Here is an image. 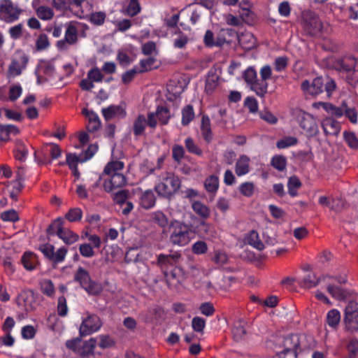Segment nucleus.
<instances>
[{"label": "nucleus", "mask_w": 358, "mask_h": 358, "mask_svg": "<svg viewBox=\"0 0 358 358\" xmlns=\"http://www.w3.org/2000/svg\"><path fill=\"white\" fill-rule=\"evenodd\" d=\"M124 166V163L120 161L108 162L106 165L101 176L93 175L94 183L92 185V187H96L101 179L103 180V188L107 192H110L116 188L124 186L127 183V180L124 174L121 173Z\"/></svg>", "instance_id": "1"}, {"label": "nucleus", "mask_w": 358, "mask_h": 358, "mask_svg": "<svg viewBox=\"0 0 358 358\" xmlns=\"http://www.w3.org/2000/svg\"><path fill=\"white\" fill-rule=\"evenodd\" d=\"M315 346V341L312 336L304 334H290L276 341L275 348L286 353L294 352L296 357L303 351L308 350Z\"/></svg>", "instance_id": "2"}, {"label": "nucleus", "mask_w": 358, "mask_h": 358, "mask_svg": "<svg viewBox=\"0 0 358 358\" xmlns=\"http://www.w3.org/2000/svg\"><path fill=\"white\" fill-rule=\"evenodd\" d=\"M169 241L175 245L185 246L193 238V231L184 222L173 220L169 224Z\"/></svg>", "instance_id": "3"}, {"label": "nucleus", "mask_w": 358, "mask_h": 358, "mask_svg": "<svg viewBox=\"0 0 358 358\" xmlns=\"http://www.w3.org/2000/svg\"><path fill=\"white\" fill-rule=\"evenodd\" d=\"M180 187L179 178L171 173H166L160 177V182L155 185V190L159 196L169 198Z\"/></svg>", "instance_id": "4"}, {"label": "nucleus", "mask_w": 358, "mask_h": 358, "mask_svg": "<svg viewBox=\"0 0 358 358\" xmlns=\"http://www.w3.org/2000/svg\"><path fill=\"white\" fill-rule=\"evenodd\" d=\"M74 280L78 282L89 294L97 295L102 291L101 285L93 281L89 271L82 266H79L75 272Z\"/></svg>", "instance_id": "5"}, {"label": "nucleus", "mask_w": 358, "mask_h": 358, "mask_svg": "<svg viewBox=\"0 0 358 358\" xmlns=\"http://www.w3.org/2000/svg\"><path fill=\"white\" fill-rule=\"evenodd\" d=\"M36 73L38 83L48 82L51 85H55L57 80H61L55 71L54 64L50 61H40L37 66Z\"/></svg>", "instance_id": "6"}, {"label": "nucleus", "mask_w": 358, "mask_h": 358, "mask_svg": "<svg viewBox=\"0 0 358 358\" xmlns=\"http://www.w3.org/2000/svg\"><path fill=\"white\" fill-rule=\"evenodd\" d=\"M28 61V56L24 52H16L8 65L7 78L10 79L20 76L27 68Z\"/></svg>", "instance_id": "7"}, {"label": "nucleus", "mask_w": 358, "mask_h": 358, "mask_svg": "<svg viewBox=\"0 0 358 358\" xmlns=\"http://www.w3.org/2000/svg\"><path fill=\"white\" fill-rule=\"evenodd\" d=\"M22 10L11 0H0V20L12 23L17 21Z\"/></svg>", "instance_id": "8"}, {"label": "nucleus", "mask_w": 358, "mask_h": 358, "mask_svg": "<svg viewBox=\"0 0 358 358\" xmlns=\"http://www.w3.org/2000/svg\"><path fill=\"white\" fill-rule=\"evenodd\" d=\"M102 326L100 318L95 314L86 313L82 316V322L79 327L81 336H86L98 331Z\"/></svg>", "instance_id": "9"}, {"label": "nucleus", "mask_w": 358, "mask_h": 358, "mask_svg": "<svg viewBox=\"0 0 358 358\" xmlns=\"http://www.w3.org/2000/svg\"><path fill=\"white\" fill-rule=\"evenodd\" d=\"M343 322L348 330L358 331V303L350 300L344 309Z\"/></svg>", "instance_id": "10"}, {"label": "nucleus", "mask_w": 358, "mask_h": 358, "mask_svg": "<svg viewBox=\"0 0 358 358\" xmlns=\"http://www.w3.org/2000/svg\"><path fill=\"white\" fill-rule=\"evenodd\" d=\"M300 127L308 137H313L319 134V127L314 116L308 113L300 111L298 115Z\"/></svg>", "instance_id": "11"}, {"label": "nucleus", "mask_w": 358, "mask_h": 358, "mask_svg": "<svg viewBox=\"0 0 358 358\" xmlns=\"http://www.w3.org/2000/svg\"><path fill=\"white\" fill-rule=\"evenodd\" d=\"M63 223L64 220L61 217L56 219L52 223V227L57 236L66 244L71 245L76 243L79 236L71 229L63 227Z\"/></svg>", "instance_id": "12"}, {"label": "nucleus", "mask_w": 358, "mask_h": 358, "mask_svg": "<svg viewBox=\"0 0 358 358\" xmlns=\"http://www.w3.org/2000/svg\"><path fill=\"white\" fill-rule=\"evenodd\" d=\"M303 93L307 95L316 96L323 91L322 78L317 77L311 80H304L301 85Z\"/></svg>", "instance_id": "13"}, {"label": "nucleus", "mask_w": 358, "mask_h": 358, "mask_svg": "<svg viewBox=\"0 0 358 358\" xmlns=\"http://www.w3.org/2000/svg\"><path fill=\"white\" fill-rule=\"evenodd\" d=\"M70 6L75 10V15L80 18H86L92 11V2L90 0H72Z\"/></svg>", "instance_id": "14"}, {"label": "nucleus", "mask_w": 358, "mask_h": 358, "mask_svg": "<svg viewBox=\"0 0 358 358\" xmlns=\"http://www.w3.org/2000/svg\"><path fill=\"white\" fill-rule=\"evenodd\" d=\"M303 29L308 34L318 36L320 35L322 24L321 20L316 15H310L305 18Z\"/></svg>", "instance_id": "15"}, {"label": "nucleus", "mask_w": 358, "mask_h": 358, "mask_svg": "<svg viewBox=\"0 0 358 358\" xmlns=\"http://www.w3.org/2000/svg\"><path fill=\"white\" fill-rule=\"evenodd\" d=\"M344 105H345V103H343L340 108L328 102L318 101L313 103V107L316 109L322 108L328 114L338 118L342 117L344 113Z\"/></svg>", "instance_id": "16"}, {"label": "nucleus", "mask_w": 358, "mask_h": 358, "mask_svg": "<svg viewBox=\"0 0 358 358\" xmlns=\"http://www.w3.org/2000/svg\"><path fill=\"white\" fill-rule=\"evenodd\" d=\"M102 115L106 120L114 118H124L126 115L125 108L120 105H112L102 108Z\"/></svg>", "instance_id": "17"}, {"label": "nucleus", "mask_w": 358, "mask_h": 358, "mask_svg": "<svg viewBox=\"0 0 358 358\" xmlns=\"http://www.w3.org/2000/svg\"><path fill=\"white\" fill-rule=\"evenodd\" d=\"M356 64L357 60L354 57L345 56L336 60L334 67L340 71L350 73L355 69Z\"/></svg>", "instance_id": "18"}, {"label": "nucleus", "mask_w": 358, "mask_h": 358, "mask_svg": "<svg viewBox=\"0 0 358 358\" xmlns=\"http://www.w3.org/2000/svg\"><path fill=\"white\" fill-rule=\"evenodd\" d=\"M322 127L326 135H338L341 131V125L333 117H326L322 121Z\"/></svg>", "instance_id": "19"}, {"label": "nucleus", "mask_w": 358, "mask_h": 358, "mask_svg": "<svg viewBox=\"0 0 358 358\" xmlns=\"http://www.w3.org/2000/svg\"><path fill=\"white\" fill-rule=\"evenodd\" d=\"M249 327L248 324L245 321L242 320L236 321L232 329L234 338L236 341L244 339L249 331Z\"/></svg>", "instance_id": "20"}, {"label": "nucleus", "mask_w": 358, "mask_h": 358, "mask_svg": "<svg viewBox=\"0 0 358 358\" xmlns=\"http://www.w3.org/2000/svg\"><path fill=\"white\" fill-rule=\"evenodd\" d=\"M250 158L245 155H241L237 159L235 165V173L238 176L248 174L250 171Z\"/></svg>", "instance_id": "21"}, {"label": "nucleus", "mask_w": 358, "mask_h": 358, "mask_svg": "<svg viewBox=\"0 0 358 358\" xmlns=\"http://www.w3.org/2000/svg\"><path fill=\"white\" fill-rule=\"evenodd\" d=\"M21 263L23 267L29 271L36 268L38 264L37 256L32 252H25L21 257Z\"/></svg>", "instance_id": "22"}, {"label": "nucleus", "mask_w": 358, "mask_h": 358, "mask_svg": "<svg viewBox=\"0 0 358 358\" xmlns=\"http://www.w3.org/2000/svg\"><path fill=\"white\" fill-rule=\"evenodd\" d=\"M83 114L88 120L87 129L91 132L98 130L101 127V121L98 115L92 110L84 109Z\"/></svg>", "instance_id": "23"}, {"label": "nucleus", "mask_w": 358, "mask_h": 358, "mask_svg": "<svg viewBox=\"0 0 358 358\" xmlns=\"http://www.w3.org/2000/svg\"><path fill=\"white\" fill-rule=\"evenodd\" d=\"M238 38L240 45L245 50H252L256 47V39L254 35L249 31L241 33Z\"/></svg>", "instance_id": "24"}, {"label": "nucleus", "mask_w": 358, "mask_h": 358, "mask_svg": "<svg viewBox=\"0 0 358 358\" xmlns=\"http://www.w3.org/2000/svg\"><path fill=\"white\" fill-rule=\"evenodd\" d=\"M191 206L193 211L201 218L207 219L210 217V208L201 201H192Z\"/></svg>", "instance_id": "25"}, {"label": "nucleus", "mask_w": 358, "mask_h": 358, "mask_svg": "<svg viewBox=\"0 0 358 358\" xmlns=\"http://www.w3.org/2000/svg\"><path fill=\"white\" fill-rule=\"evenodd\" d=\"M203 185L208 193L215 195L220 187L218 176L215 175L209 176L205 179Z\"/></svg>", "instance_id": "26"}, {"label": "nucleus", "mask_w": 358, "mask_h": 358, "mask_svg": "<svg viewBox=\"0 0 358 358\" xmlns=\"http://www.w3.org/2000/svg\"><path fill=\"white\" fill-rule=\"evenodd\" d=\"M19 133V129L13 124H0V139L7 141L11 136Z\"/></svg>", "instance_id": "27"}, {"label": "nucleus", "mask_w": 358, "mask_h": 358, "mask_svg": "<svg viewBox=\"0 0 358 358\" xmlns=\"http://www.w3.org/2000/svg\"><path fill=\"white\" fill-rule=\"evenodd\" d=\"M155 196L152 190L145 191L140 198V204L145 209L152 208L155 204Z\"/></svg>", "instance_id": "28"}, {"label": "nucleus", "mask_w": 358, "mask_h": 358, "mask_svg": "<svg viewBox=\"0 0 358 358\" xmlns=\"http://www.w3.org/2000/svg\"><path fill=\"white\" fill-rule=\"evenodd\" d=\"M201 130L203 138L210 142L213 138V133L210 127V120L207 115H203L201 118Z\"/></svg>", "instance_id": "29"}, {"label": "nucleus", "mask_w": 358, "mask_h": 358, "mask_svg": "<svg viewBox=\"0 0 358 358\" xmlns=\"http://www.w3.org/2000/svg\"><path fill=\"white\" fill-rule=\"evenodd\" d=\"M64 38L69 45H74L78 41V29L75 24L69 23L66 24Z\"/></svg>", "instance_id": "30"}, {"label": "nucleus", "mask_w": 358, "mask_h": 358, "mask_svg": "<svg viewBox=\"0 0 358 358\" xmlns=\"http://www.w3.org/2000/svg\"><path fill=\"white\" fill-rule=\"evenodd\" d=\"M147 125V118L144 115H139L134 122L133 129L136 136H141Z\"/></svg>", "instance_id": "31"}, {"label": "nucleus", "mask_w": 358, "mask_h": 358, "mask_svg": "<svg viewBox=\"0 0 358 358\" xmlns=\"http://www.w3.org/2000/svg\"><path fill=\"white\" fill-rule=\"evenodd\" d=\"M182 120L181 124L183 126L188 125L194 118L195 114L193 106L187 105L182 108Z\"/></svg>", "instance_id": "32"}, {"label": "nucleus", "mask_w": 358, "mask_h": 358, "mask_svg": "<svg viewBox=\"0 0 358 358\" xmlns=\"http://www.w3.org/2000/svg\"><path fill=\"white\" fill-rule=\"evenodd\" d=\"M167 98L170 100L176 99L183 92V88L181 85H178L175 81H170L167 85Z\"/></svg>", "instance_id": "33"}, {"label": "nucleus", "mask_w": 358, "mask_h": 358, "mask_svg": "<svg viewBox=\"0 0 358 358\" xmlns=\"http://www.w3.org/2000/svg\"><path fill=\"white\" fill-rule=\"evenodd\" d=\"M150 218L154 223L164 229L163 232L164 233V229L169 224V220L166 215L161 211H155L151 214Z\"/></svg>", "instance_id": "34"}, {"label": "nucleus", "mask_w": 358, "mask_h": 358, "mask_svg": "<svg viewBox=\"0 0 358 358\" xmlns=\"http://www.w3.org/2000/svg\"><path fill=\"white\" fill-rule=\"evenodd\" d=\"M246 241L248 244L259 250L264 249V243L261 241L258 233L255 231H251L248 233L246 236Z\"/></svg>", "instance_id": "35"}, {"label": "nucleus", "mask_w": 358, "mask_h": 358, "mask_svg": "<svg viewBox=\"0 0 358 358\" xmlns=\"http://www.w3.org/2000/svg\"><path fill=\"white\" fill-rule=\"evenodd\" d=\"M250 85V89L255 92L257 95L262 97L266 92L268 89V83L264 80H258L257 79L254 81Z\"/></svg>", "instance_id": "36"}, {"label": "nucleus", "mask_w": 358, "mask_h": 358, "mask_svg": "<svg viewBox=\"0 0 358 358\" xmlns=\"http://www.w3.org/2000/svg\"><path fill=\"white\" fill-rule=\"evenodd\" d=\"M327 289L329 294L338 301H343L346 299L349 295V292L347 290L342 289L337 286L329 285Z\"/></svg>", "instance_id": "37"}, {"label": "nucleus", "mask_w": 358, "mask_h": 358, "mask_svg": "<svg viewBox=\"0 0 358 358\" xmlns=\"http://www.w3.org/2000/svg\"><path fill=\"white\" fill-rule=\"evenodd\" d=\"M301 182L296 176H292L288 179L287 187L288 192L291 196L297 195V190L301 187Z\"/></svg>", "instance_id": "38"}, {"label": "nucleus", "mask_w": 358, "mask_h": 358, "mask_svg": "<svg viewBox=\"0 0 358 358\" xmlns=\"http://www.w3.org/2000/svg\"><path fill=\"white\" fill-rule=\"evenodd\" d=\"M180 255L178 253L173 255H163L158 256V263L161 266L173 265L178 262Z\"/></svg>", "instance_id": "39"}, {"label": "nucleus", "mask_w": 358, "mask_h": 358, "mask_svg": "<svg viewBox=\"0 0 358 358\" xmlns=\"http://www.w3.org/2000/svg\"><path fill=\"white\" fill-rule=\"evenodd\" d=\"M155 114L159 122L163 125L166 124L171 117L170 111L164 106H158Z\"/></svg>", "instance_id": "40"}, {"label": "nucleus", "mask_w": 358, "mask_h": 358, "mask_svg": "<svg viewBox=\"0 0 358 358\" xmlns=\"http://www.w3.org/2000/svg\"><path fill=\"white\" fill-rule=\"evenodd\" d=\"M320 281L313 273H309L305 275L301 281V285L306 288H312L317 286Z\"/></svg>", "instance_id": "41"}, {"label": "nucleus", "mask_w": 358, "mask_h": 358, "mask_svg": "<svg viewBox=\"0 0 358 358\" xmlns=\"http://www.w3.org/2000/svg\"><path fill=\"white\" fill-rule=\"evenodd\" d=\"M341 321V313L336 309L329 310L327 315V322L329 326L336 327Z\"/></svg>", "instance_id": "42"}, {"label": "nucleus", "mask_w": 358, "mask_h": 358, "mask_svg": "<svg viewBox=\"0 0 358 358\" xmlns=\"http://www.w3.org/2000/svg\"><path fill=\"white\" fill-rule=\"evenodd\" d=\"M298 139L295 136H285L276 143L278 149H285L297 144Z\"/></svg>", "instance_id": "43"}, {"label": "nucleus", "mask_w": 358, "mask_h": 358, "mask_svg": "<svg viewBox=\"0 0 358 358\" xmlns=\"http://www.w3.org/2000/svg\"><path fill=\"white\" fill-rule=\"evenodd\" d=\"M38 17L43 20H49L54 16L53 10L45 6H41L36 9Z\"/></svg>", "instance_id": "44"}, {"label": "nucleus", "mask_w": 358, "mask_h": 358, "mask_svg": "<svg viewBox=\"0 0 358 358\" xmlns=\"http://www.w3.org/2000/svg\"><path fill=\"white\" fill-rule=\"evenodd\" d=\"M203 40H204L205 44L209 47L222 46L225 41L224 39H217V41H215L214 34L210 30L206 31V32L204 35Z\"/></svg>", "instance_id": "45"}, {"label": "nucleus", "mask_w": 358, "mask_h": 358, "mask_svg": "<svg viewBox=\"0 0 358 358\" xmlns=\"http://www.w3.org/2000/svg\"><path fill=\"white\" fill-rule=\"evenodd\" d=\"M97 345V339L94 338H91L88 341H86L83 346V350L80 352V355H94V350Z\"/></svg>", "instance_id": "46"}, {"label": "nucleus", "mask_w": 358, "mask_h": 358, "mask_svg": "<svg viewBox=\"0 0 358 358\" xmlns=\"http://www.w3.org/2000/svg\"><path fill=\"white\" fill-rule=\"evenodd\" d=\"M42 292L48 296H52L55 294V287L52 282L48 279H43L40 282Z\"/></svg>", "instance_id": "47"}, {"label": "nucleus", "mask_w": 358, "mask_h": 358, "mask_svg": "<svg viewBox=\"0 0 358 358\" xmlns=\"http://www.w3.org/2000/svg\"><path fill=\"white\" fill-rule=\"evenodd\" d=\"M238 189L243 196L250 197L254 194L255 185L252 182H245L239 185Z\"/></svg>", "instance_id": "48"}, {"label": "nucleus", "mask_w": 358, "mask_h": 358, "mask_svg": "<svg viewBox=\"0 0 358 358\" xmlns=\"http://www.w3.org/2000/svg\"><path fill=\"white\" fill-rule=\"evenodd\" d=\"M29 150L27 145L23 143L20 142L17 144L15 150V157L17 160L23 162L28 156Z\"/></svg>", "instance_id": "49"}, {"label": "nucleus", "mask_w": 358, "mask_h": 358, "mask_svg": "<svg viewBox=\"0 0 358 358\" xmlns=\"http://www.w3.org/2000/svg\"><path fill=\"white\" fill-rule=\"evenodd\" d=\"M106 17V13L103 12L92 13L91 11L89 16L86 18H88L95 25H101L105 22Z\"/></svg>", "instance_id": "50"}, {"label": "nucleus", "mask_w": 358, "mask_h": 358, "mask_svg": "<svg viewBox=\"0 0 358 358\" xmlns=\"http://www.w3.org/2000/svg\"><path fill=\"white\" fill-rule=\"evenodd\" d=\"M83 212L79 208H74L69 210L66 214L65 217L69 222H73L81 220Z\"/></svg>", "instance_id": "51"}, {"label": "nucleus", "mask_w": 358, "mask_h": 358, "mask_svg": "<svg viewBox=\"0 0 358 358\" xmlns=\"http://www.w3.org/2000/svg\"><path fill=\"white\" fill-rule=\"evenodd\" d=\"M0 115L5 116L6 118L15 121H20L22 120V115L17 111L8 109L0 108Z\"/></svg>", "instance_id": "52"}, {"label": "nucleus", "mask_w": 358, "mask_h": 358, "mask_svg": "<svg viewBox=\"0 0 358 358\" xmlns=\"http://www.w3.org/2000/svg\"><path fill=\"white\" fill-rule=\"evenodd\" d=\"M87 78L91 80L93 83H100L103 80V76L101 71V70L94 67L90 69L87 73Z\"/></svg>", "instance_id": "53"}, {"label": "nucleus", "mask_w": 358, "mask_h": 358, "mask_svg": "<svg viewBox=\"0 0 358 358\" xmlns=\"http://www.w3.org/2000/svg\"><path fill=\"white\" fill-rule=\"evenodd\" d=\"M94 248L92 247L91 244L85 243L80 245L79 252L83 257L86 258H91L95 255Z\"/></svg>", "instance_id": "54"}, {"label": "nucleus", "mask_w": 358, "mask_h": 358, "mask_svg": "<svg viewBox=\"0 0 358 358\" xmlns=\"http://www.w3.org/2000/svg\"><path fill=\"white\" fill-rule=\"evenodd\" d=\"M117 59L120 64L124 67L130 64L134 60L133 57L124 50L118 52Z\"/></svg>", "instance_id": "55"}, {"label": "nucleus", "mask_w": 358, "mask_h": 358, "mask_svg": "<svg viewBox=\"0 0 358 358\" xmlns=\"http://www.w3.org/2000/svg\"><path fill=\"white\" fill-rule=\"evenodd\" d=\"M286 163V158L282 155L274 156L271 159V165L278 171H283Z\"/></svg>", "instance_id": "56"}, {"label": "nucleus", "mask_w": 358, "mask_h": 358, "mask_svg": "<svg viewBox=\"0 0 358 358\" xmlns=\"http://www.w3.org/2000/svg\"><path fill=\"white\" fill-rule=\"evenodd\" d=\"M94 338L97 339V345L102 349L110 348L113 345V341L109 336L99 335Z\"/></svg>", "instance_id": "57"}, {"label": "nucleus", "mask_w": 358, "mask_h": 358, "mask_svg": "<svg viewBox=\"0 0 358 358\" xmlns=\"http://www.w3.org/2000/svg\"><path fill=\"white\" fill-rule=\"evenodd\" d=\"M185 144L188 152L199 156H201L202 155L201 149L194 143L192 138H186Z\"/></svg>", "instance_id": "58"}, {"label": "nucleus", "mask_w": 358, "mask_h": 358, "mask_svg": "<svg viewBox=\"0 0 358 358\" xmlns=\"http://www.w3.org/2000/svg\"><path fill=\"white\" fill-rule=\"evenodd\" d=\"M50 46L48 37L45 34H40L36 41V48L37 50L41 51L47 49Z\"/></svg>", "instance_id": "59"}, {"label": "nucleus", "mask_w": 358, "mask_h": 358, "mask_svg": "<svg viewBox=\"0 0 358 358\" xmlns=\"http://www.w3.org/2000/svg\"><path fill=\"white\" fill-rule=\"evenodd\" d=\"M66 162L69 168L73 171V174L78 176L79 173L77 169L78 157L76 155L67 154Z\"/></svg>", "instance_id": "60"}, {"label": "nucleus", "mask_w": 358, "mask_h": 358, "mask_svg": "<svg viewBox=\"0 0 358 358\" xmlns=\"http://www.w3.org/2000/svg\"><path fill=\"white\" fill-rule=\"evenodd\" d=\"M198 231L202 235L205 236H213V227L211 224L206 222L204 220H201L199 222V229Z\"/></svg>", "instance_id": "61"}, {"label": "nucleus", "mask_w": 358, "mask_h": 358, "mask_svg": "<svg viewBox=\"0 0 358 358\" xmlns=\"http://www.w3.org/2000/svg\"><path fill=\"white\" fill-rule=\"evenodd\" d=\"M33 298V292L29 290L22 292L17 298L18 303L24 306H28L29 304V299Z\"/></svg>", "instance_id": "62"}, {"label": "nucleus", "mask_w": 358, "mask_h": 358, "mask_svg": "<svg viewBox=\"0 0 358 358\" xmlns=\"http://www.w3.org/2000/svg\"><path fill=\"white\" fill-rule=\"evenodd\" d=\"M22 93V88L20 84L10 86L9 90V99L10 101L17 100Z\"/></svg>", "instance_id": "63"}, {"label": "nucleus", "mask_w": 358, "mask_h": 358, "mask_svg": "<svg viewBox=\"0 0 358 358\" xmlns=\"http://www.w3.org/2000/svg\"><path fill=\"white\" fill-rule=\"evenodd\" d=\"M36 333V329L32 325H26L22 328L21 335L24 339L29 340L33 338Z\"/></svg>", "instance_id": "64"}]
</instances>
